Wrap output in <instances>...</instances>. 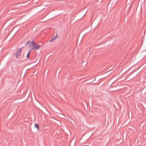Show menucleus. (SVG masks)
I'll list each match as a JSON object with an SVG mask.
<instances>
[{
    "instance_id": "obj_1",
    "label": "nucleus",
    "mask_w": 146,
    "mask_h": 146,
    "mask_svg": "<svg viewBox=\"0 0 146 146\" xmlns=\"http://www.w3.org/2000/svg\"><path fill=\"white\" fill-rule=\"evenodd\" d=\"M40 45L36 44L34 41H32L31 43L29 45V47L31 50H37L39 48Z\"/></svg>"
},
{
    "instance_id": "obj_2",
    "label": "nucleus",
    "mask_w": 146,
    "mask_h": 146,
    "mask_svg": "<svg viewBox=\"0 0 146 146\" xmlns=\"http://www.w3.org/2000/svg\"><path fill=\"white\" fill-rule=\"evenodd\" d=\"M21 50H22V49L21 48L19 49H18L17 52H16V54H15L16 55V57L17 58H18V57L20 55V54L21 51Z\"/></svg>"
},
{
    "instance_id": "obj_3",
    "label": "nucleus",
    "mask_w": 146,
    "mask_h": 146,
    "mask_svg": "<svg viewBox=\"0 0 146 146\" xmlns=\"http://www.w3.org/2000/svg\"><path fill=\"white\" fill-rule=\"evenodd\" d=\"M34 126H35V127L36 128L38 129H39V126L38 125L37 123H35V124L34 125Z\"/></svg>"
},
{
    "instance_id": "obj_4",
    "label": "nucleus",
    "mask_w": 146,
    "mask_h": 146,
    "mask_svg": "<svg viewBox=\"0 0 146 146\" xmlns=\"http://www.w3.org/2000/svg\"><path fill=\"white\" fill-rule=\"evenodd\" d=\"M56 38H57L56 36H55L54 37H52V39L50 41V42H52V41L55 40Z\"/></svg>"
},
{
    "instance_id": "obj_5",
    "label": "nucleus",
    "mask_w": 146,
    "mask_h": 146,
    "mask_svg": "<svg viewBox=\"0 0 146 146\" xmlns=\"http://www.w3.org/2000/svg\"><path fill=\"white\" fill-rule=\"evenodd\" d=\"M30 53V51H29V52L27 54V58H29V54Z\"/></svg>"
},
{
    "instance_id": "obj_6",
    "label": "nucleus",
    "mask_w": 146,
    "mask_h": 146,
    "mask_svg": "<svg viewBox=\"0 0 146 146\" xmlns=\"http://www.w3.org/2000/svg\"><path fill=\"white\" fill-rule=\"evenodd\" d=\"M29 41H28L27 42V43H26V45H27L29 43Z\"/></svg>"
}]
</instances>
